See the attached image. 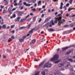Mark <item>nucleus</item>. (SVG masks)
<instances>
[{
    "label": "nucleus",
    "mask_w": 75,
    "mask_h": 75,
    "mask_svg": "<svg viewBox=\"0 0 75 75\" xmlns=\"http://www.w3.org/2000/svg\"><path fill=\"white\" fill-rule=\"evenodd\" d=\"M59 56L58 55H55L50 60L51 61H54L55 64H57L59 62V60H58Z\"/></svg>",
    "instance_id": "f257e3e1"
},
{
    "label": "nucleus",
    "mask_w": 75,
    "mask_h": 75,
    "mask_svg": "<svg viewBox=\"0 0 75 75\" xmlns=\"http://www.w3.org/2000/svg\"><path fill=\"white\" fill-rule=\"evenodd\" d=\"M61 14H58L57 16H59V17H55L54 18V19L57 20H58L59 21V22L58 23V25L60 27L61 26V23H63V22L62 21V20H61V19H62V17L61 16Z\"/></svg>",
    "instance_id": "f03ea898"
},
{
    "label": "nucleus",
    "mask_w": 75,
    "mask_h": 75,
    "mask_svg": "<svg viewBox=\"0 0 75 75\" xmlns=\"http://www.w3.org/2000/svg\"><path fill=\"white\" fill-rule=\"evenodd\" d=\"M51 66V65L49 63H46L44 66V68H46L47 67H50Z\"/></svg>",
    "instance_id": "7ed1b4c3"
},
{
    "label": "nucleus",
    "mask_w": 75,
    "mask_h": 75,
    "mask_svg": "<svg viewBox=\"0 0 75 75\" xmlns=\"http://www.w3.org/2000/svg\"><path fill=\"white\" fill-rule=\"evenodd\" d=\"M72 47V46H70L68 47H63L62 48V51H64L66 50H67V49H68V48H71V47Z\"/></svg>",
    "instance_id": "20e7f679"
},
{
    "label": "nucleus",
    "mask_w": 75,
    "mask_h": 75,
    "mask_svg": "<svg viewBox=\"0 0 75 75\" xmlns=\"http://www.w3.org/2000/svg\"><path fill=\"white\" fill-rule=\"evenodd\" d=\"M66 63H60L58 65V67H64V64H65Z\"/></svg>",
    "instance_id": "39448f33"
},
{
    "label": "nucleus",
    "mask_w": 75,
    "mask_h": 75,
    "mask_svg": "<svg viewBox=\"0 0 75 75\" xmlns=\"http://www.w3.org/2000/svg\"><path fill=\"white\" fill-rule=\"evenodd\" d=\"M33 3H35V2H36V0H31L30 1H28V3H31L32 2Z\"/></svg>",
    "instance_id": "423d86ee"
},
{
    "label": "nucleus",
    "mask_w": 75,
    "mask_h": 75,
    "mask_svg": "<svg viewBox=\"0 0 75 75\" xmlns=\"http://www.w3.org/2000/svg\"><path fill=\"white\" fill-rule=\"evenodd\" d=\"M13 7V5H11V6H10V7L8 8V12H10L11 11V9H12V8Z\"/></svg>",
    "instance_id": "0eeeda50"
},
{
    "label": "nucleus",
    "mask_w": 75,
    "mask_h": 75,
    "mask_svg": "<svg viewBox=\"0 0 75 75\" xmlns=\"http://www.w3.org/2000/svg\"><path fill=\"white\" fill-rule=\"evenodd\" d=\"M35 42V40L34 39L33 40H32L31 41H30V45H31L32 44H34Z\"/></svg>",
    "instance_id": "6e6552de"
},
{
    "label": "nucleus",
    "mask_w": 75,
    "mask_h": 75,
    "mask_svg": "<svg viewBox=\"0 0 75 75\" xmlns=\"http://www.w3.org/2000/svg\"><path fill=\"white\" fill-rule=\"evenodd\" d=\"M23 14V12L21 11H19L18 12V16H20Z\"/></svg>",
    "instance_id": "1a4fd4ad"
},
{
    "label": "nucleus",
    "mask_w": 75,
    "mask_h": 75,
    "mask_svg": "<svg viewBox=\"0 0 75 75\" xmlns=\"http://www.w3.org/2000/svg\"><path fill=\"white\" fill-rule=\"evenodd\" d=\"M56 72L55 73H54V74L55 75H57V74H59V70L58 69H57L56 70Z\"/></svg>",
    "instance_id": "9d476101"
},
{
    "label": "nucleus",
    "mask_w": 75,
    "mask_h": 75,
    "mask_svg": "<svg viewBox=\"0 0 75 75\" xmlns=\"http://www.w3.org/2000/svg\"><path fill=\"white\" fill-rule=\"evenodd\" d=\"M71 67V65L70 64V63H68L67 65L66 66V68H69Z\"/></svg>",
    "instance_id": "9b49d317"
},
{
    "label": "nucleus",
    "mask_w": 75,
    "mask_h": 75,
    "mask_svg": "<svg viewBox=\"0 0 75 75\" xmlns=\"http://www.w3.org/2000/svg\"><path fill=\"white\" fill-rule=\"evenodd\" d=\"M24 40V39L23 38H21L19 40V41L20 42H23Z\"/></svg>",
    "instance_id": "f8f14e48"
},
{
    "label": "nucleus",
    "mask_w": 75,
    "mask_h": 75,
    "mask_svg": "<svg viewBox=\"0 0 75 75\" xmlns=\"http://www.w3.org/2000/svg\"><path fill=\"white\" fill-rule=\"evenodd\" d=\"M35 29V28H33V29L31 30L29 32V34H32L33 33V31H34V30Z\"/></svg>",
    "instance_id": "ddd939ff"
},
{
    "label": "nucleus",
    "mask_w": 75,
    "mask_h": 75,
    "mask_svg": "<svg viewBox=\"0 0 75 75\" xmlns=\"http://www.w3.org/2000/svg\"><path fill=\"white\" fill-rule=\"evenodd\" d=\"M64 6V4H63V2L61 3V5H60V9H62V6Z\"/></svg>",
    "instance_id": "4468645a"
},
{
    "label": "nucleus",
    "mask_w": 75,
    "mask_h": 75,
    "mask_svg": "<svg viewBox=\"0 0 75 75\" xmlns=\"http://www.w3.org/2000/svg\"><path fill=\"white\" fill-rule=\"evenodd\" d=\"M31 24H30L29 25H28L27 26V28H30V27H31Z\"/></svg>",
    "instance_id": "2eb2a0df"
},
{
    "label": "nucleus",
    "mask_w": 75,
    "mask_h": 75,
    "mask_svg": "<svg viewBox=\"0 0 75 75\" xmlns=\"http://www.w3.org/2000/svg\"><path fill=\"white\" fill-rule=\"evenodd\" d=\"M70 25L71 27H73V26L74 25V23H71Z\"/></svg>",
    "instance_id": "dca6fc26"
},
{
    "label": "nucleus",
    "mask_w": 75,
    "mask_h": 75,
    "mask_svg": "<svg viewBox=\"0 0 75 75\" xmlns=\"http://www.w3.org/2000/svg\"><path fill=\"white\" fill-rule=\"evenodd\" d=\"M48 31H54V30L53 29H48Z\"/></svg>",
    "instance_id": "f3484780"
},
{
    "label": "nucleus",
    "mask_w": 75,
    "mask_h": 75,
    "mask_svg": "<svg viewBox=\"0 0 75 75\" xmlns=\"http://www.w3.org/2000/svg\"><path fill=\"white\" fill-rule=\"evenodd\" d=\"M41 1H40L38 3V6H41Z\"/></svg>",
    "instance_id": "a211bd4d"
},
{
    "label": "nucleus",
    "mask_w": 75,
    "mask_h": 75,
    "mask_svg": "<svg viewBox=\"0 0 75 75\" xmlns=\"http://www.w3.org/2000/svg\"><path fill=\"white\" fill-rule=\"evenodd\" d=\"M73 9H75V8H69L68 9V11H69V12L70 11H71V10H73Z\"/></svg>",
    "instance_id": "6ab92c4d"
},
{
    "label": "nucleus",
    "mask_w": 75,
    "mask_h": 75,
    "mask_svg": "<svg viewBox=\"0 0 75 75\" xmlns=\"http://www.w3.org/2000/svg\"><path fill=\"white\" fill-rule=\"evenodd\" d=\"M25 20V19H21L19 22L20 23H22Z\"/></svg>",
    "instance_id": "aec40b11"
},
{
    "label": "nucleus",
    "mask_w": 75,
    "mask_h": 75,
    "mask_svg": "<svg viewBox=\"0 0 75 75\" xmlns=\"http://www.w3.org/2000/svg\"><path fill=\"white\" fill-rule=\"evenodd\" d=\"M68 61H70V62H72L73 61V59L71 58H69L68 59Z\"/></svg>",
    "instance_id": "412c9836"
},
{
    "label": "nucleus",
    "mask_w": 75,
    "mask_h": 75,
    "mask_svg": "<svg viewBox=\"0 0 75 75\" xmlns=\"http://www.w3.org/2000/svg\"><path fill=\"white\" fill-rule=\"evenodd\" d=\"M6 28V25H4L2 26V28L3 29H5Z\"/></svg>",
    "instance_id": "4be33fe9"
},
{
    "label": "nucleus",
    "mask_w": 75,
    "mask_h": 75,
    "mask_svg": "<svg viewBox=\"0 0 75 75\" xmlns=\"http://www.w3.org/2000/svg\"><path fill=\"white\" fill-rule=\"evenodd\" d=\"M21 18V17H18L17 18V21H19L20 20V19Z\"/></svg>",
    "instance_id": "5701e85b"
},
{
    "label": "nucleus",
    "mask_w": 75,
    "mask_h": 75,
    "mask_svg": "<svg viewBox=\"0 0 75 75\" xmlns=\"http://www.w3.org/2000/svg\"><path fill=\"white\" fill-rule=\"evenodd\" d=\"M41 74H42L43 75H45V72L44 71H42Z\"/></svg>",
    "instance_id": "b1692460"
},
{
    "label": "nucleus",
    "mask_w": 75,
    "mask_h": 75,
    "mask_svg": "<svg viewBox=\"0 0 75 75\" xmlns=\"http://www.w3.org/2000/svg\"><path fill=\"white\" fill-rule=\"evenodd\" d=\"M72 1H73V0H70L69 3H70V4H72Z\"/></svg>",
    "instance_id": "393cba45"
},
{
    "label": "nucleus",
    "mask_w": 75,
    "mask_h": 75,
    "mask_svg": "<svg viewBox=\"0 0 75 75\" xmlns=\"http://www.w3.org/2000/svg\"><path fill=\"white\" fill-rule=\"evenodd\" d=\"M14 27H15V25H13L11 26V28H13Z\"/></svg>",
    "instance_id": "a878e982"
},
{
    "label": "nucleus",
    "mask_w": 75,
    "mask_h": 75,
    "mask_svg": "<svg viewBox=\"0 0 75 75\" xmlns=\"http://www.w3.org/2000/svg\"><path fill=\"white\" fill-rule=\"evenodd\" d=\"M40 74V72H37L34 75H39Z\"/></svg>",
    "instance_id": "bb28decb"
},
{
    "label": "nucleus",
    "mask_w": 75,
    "mask_h": 75,
    "mask_svg": "<svg viewBox=\"0 0 75 75\" xmlns=\"http://www.w3.org/2000/svg\"><path fill=\"white\" fill-rule=\"evenodd\" d=\"M43 64V63H41L39 65V67H41V66H42V64Z\"/></svg>",
    "instance_id": "cd10ccee"
},
{
    "label": "nucleus",
    "mask_w": 75,
    "mask_h": 75,
    "mask_svg": "<svg viewBox=\"0 0 75 75\" xmlns=\"http://www.w3.org/2000/svg\"><path fill=\"white\" fill-rule=\"evenodd\" d=\"M7 10H6L5 9L4 10V11H3V13H6V12H7Z\"/></svg>",
    "instance_id": "c85d7f7f"
},
{
    "label": "nucleus",
    "mask_w": 75,
    "mask_h": 75,
    "mask_svg": "<svg viewBox=\"0 0 75 75\" xmlns=\"http://www.w3.org/2000/svg\"><path fill=\"white\" fill-rule=\"evenodd\" d=\"M71 52L70 51H69L67 52L66 53V54H70V53H71Z\"/></svg>",
    "instance_id": "c756f323"
},
{
    "label": "nucleus",
    "mask_w": 75,
    "mask_h": 75,
    "mask_svg": "<svg viewBox=\"0 0 75 75\" xmlns=\"http://www.w3.org/2000/svg\"><path fill=\"white\" fill-rule=\"evenodd\" d=\"M58 19L57 20H56L54 21V23H58Z\"/></svg>",
    "instance_id": "7c9ffc66"
},
{
    "label": "nucleus",
    "mask_w": 75,
    "mask_h": 75,
    "mask_svg": "<svg viewBox=\"0 0 75 75\" xmlns=\"http://www.w3.org/2000/svg\"><path fill=\"white\" fill-rule=\"evenodd\" d=\"M30 6H31V4H26V6H27L28 7H30Z\"/></svg>",
    "instance_id": "2f4dec72"
},
{
    "label": "nucleus",
    "mask_w": 75,
    "mask_h": 75,
    "mask_svg": "<svg viewBox=\"0 0 75 75\" xmlns=\"http://www.w3.org/2000/svg\"><path fill=\"white\" fill-rule=\"evenodd\" d=\"M31 10L32 11H35L36 10H35V8H33V9H32Z\"/></svg>",
    "instance_id": "473e14b6"
},
{
    "label": "nucleus",
    "mask_w": 75,
    "mask_h": 75,
    "mask_svg": "<svg viewBox=\"0 0 75 75\" xmlns=\"http://www.w3.org/2000/svg\"><path fill=\"white\" fill-rule=\"evenodd\" d=\"M8 2L7 1H6L5 4V5L6 6L8 4Z\"/></svg>",
    "instance_id": "72a5a7b5"
},
{
    "label": "nucleus",
    "mask_w": 75,
    "mask_h": 75,
    "mask_svg": "<svg viewBox=\"0 0 75 75\" xmlns=\"http://www.w3.org/2000/svg\"><path fill=\"white\" fill-rule=\"evenodd\" d=\"M70 71H74V68H72L71 69H70Z\"/></svg>",
    "instance_id": "f704fd0d"
},
{
    "label": "nucleus",
    "mask_w": 75,
    "mask_h": 75,
    "mask_svg": "<svg viewBox=\"0 0 75 75\" xmlns=\"http://www.w3.org/2000/svg\"><path fill=\"white\" fill-rule=\"evenodd\" d=\"M11 40H12V39H11V38H10L8 40V42H10Z\"/></svg>",
    "instance_id": "c9c22d12"
},
{
    "label": "nucleus",
    "mask_w": 75,
    "mask_h": 75,
    "mask_svg": "<svg viewBox=\"0 0 75 75\" xmlns=\"http://www.w3.org/2000/svg\"><path fill=\"white\" fill-rule=\"evenodd\" d=\"M12 16H13L14 18H15V17H16V14H14Z\"/></svg>",
    "instance_id": "e433bc0d"
},
{
    "label": "nucleus",
    "mask_w": 75,
    "mask_h": 75,
    "mask_svg": "<svg viewBox=\"0 0 75 75\" xmlns=\"http://www.w3.org/2000/svg\"><path fill=\"white\" fill-rule=\"evenodd\" d=\"M23 4H24V5L25 6H27V3L25 2H23Z\"/></svg>",
    "instance_id": "4c0bfd02"
},
{
    "label": "nucleus",
    "mask_w": 75,
    "mask_h": 75,
    "mask_svg": "<svg viewBox=\"0 0 75 75\" xmlns=\"http://www.w3.org/2000/svg\"><path fill=\"white\" fill-rule=\"evenodd\" d=\"M29 17H30V15H28L26 16L25 18H27Z\"/></svg>",
    "instance_id": "58836bf2"
},
{
    "label": "nucleus",
    "mask_w": 75,
    "mask_h": 75,
    "mask_svg": "<svg viewBox=\"0 0 75 75\" xmlns=\"http://www.w3.org/2000/svg\"><path fill=\"white\" fill-rule=\"evenodd\" d=\"M45 25H46V26H47V27L48 26H49V23H46V24H45Z\"/></svg>",
    "instance_id": "ea45409f"
},
{
    "label": "nucleus",
    "mask_w": 75,
    "mask_h": 75,
    "mask_svg": "<svg viewBox=\"0 0 75 75\" xmlns=\"http://www.w3.org/2000/svg\"><path fill=\"white\" fill-rule=\"evenodd\" d=\"M60 70L61 71H64L65 70V69H64V68H62Z\"/></svg>",
    "instance_id": "a19ab883"
},
{
    "label": "nucleus",
    "mask_w": 75,
    "mask_h": 75,
    "mask_svg": "<svg viewBox=\"0 0 75 75\" xmlns=\"http://www.w3.org/2000/svg\"><path fill=\"white\" fill-rule=\"evenodd\" d=\"M27 38V36H24L22 37V38Z\"/></svg>",
    "instance_id": "79ce46f5"
},
{
    "label": "nucleus",
    "mask_w": 75,
    "mask_h": 75,
    "mask_svg": "<svg viewBox=\"0 0 75 75\" xmlns=\"http://www.w3.org/2000/svg\"><path fill=\"white\" fill-rule=\"evenodd\" d=\"M51 23H52V25H54V23H53V21H52L51 22Z\"/></svg>",
    "instance_id": "37998d69"
},
{
    "label": "nucleus",
    "mask_w": 75,
    "mask_h": 75,
    "mask_svg": "<svg viewBox=\"0 0 75 75\" xmlns=\"http://www.w3.org/2000/svg\"><path fill=\"white\" fill-rule=\"evenodd\" d=\"M68 27V25H64V27Z\"/></svg>",
    "instance_id": "c03bdc74"
},
{
    "label": "nucleus",
    "mask_w": 75,
    "mask_h": 75,
    "mask_svg": "<svg viewBox=\"0 0 75 75\" xmlns=\"http://www.w3.org/2000/svg\"><path fill=\"white\" fill-rule=\"evenodd\" d=\"M1 21H2V23H1V24H3V21H4V20H3V19H2L1 20Z\"/></svg>",
    "instance_id": "a18cd8bd"
},
{
    "label": "nucleus",
    "mask_w": 75,
    "mask_h": 75,
    "mask_svg": "<svg viewBox=\"0 0 75 75\" xmlns=\"http://www.w3.org/2000/svg\"><path fill=\"white\" fill-rule=\"evenodd\" d=\"M14 5L15 6H18V4L17 3H16Z\"/></svg>",
    "instance_id": "49530a36"
},
{
    "label": "nucleus",
    "mask_w": 75,
    "mask_h": 75,
    "mask_svg": "<svg viewBox=\"0 0 75 75\" xmlns=\"http://www.w3.org/2000/svg\"><path fill=\"white\" fill-rule=\"evenodd\" d=\"M69 3H68L66 4V6L67 7H68V6H69Z\"/></svg>",
    "instance_id": "de8ad7c7"
},
{
    "label": "nucleus",
    "mask_w": 75,
    "mask_h": 75,
    "mask_svg": "<svg viewBox=\"0 0 75 75\" xmlns=\"http://www.w3.org/2000/svg\"><path fill=\"white\" fill-rule=\"evenodd\" d=\"M62 21L63 22H65V21H66L64 19H62Z\"/></svg>",
    "instance_id": "09e8293b"
},
{
    "label": "nucleus",
    "mask_w": 75,
    "mask_h": 75,
    "mask_svg": "<svg viewBox=\"0 0 75 75\" xmlns=\"http://www.w3.org/2000/svg\"><path fill=\"white\" fill-rule=\"evenodd\" d=\"M18 4L19 6H21V5H22V4L21 3H18Z\"/></svg>",
    "instance_id": "8fccbe9b"
},
{
    "label": "nucleus",
    "mask_w": 75,
    "mask_h": 75,
    "mask_svg": "<svg viewBox=\"0 0 75 75\" xmlns=\"http://www.w3.org/2000/svg\"><path fill=\"white\" fill-rule=\"evenodd\" d=\"M11 38H12V39H14V36H13L11 37Z\"/></svg>",
    "instance_id": "3c124183"
},
{
    "label": "nucleus",
    "mask_w": 75,
    "mask_h": 75,
    "mask_svg": "<svg viewBox=\"0 0 75 75\" xmlns=\"http://www.w3.org/2000/svg\"><path fill=\"white\" fill-rule=\"evenodd\" d=\"M42 20V19H41V18H40V20L39 21V22H40V21H41Z\"/></svg>",
    "instance_id": "603ef678"
},
{
    "label": "nucleus",
    "mask_w": 75,
    "mask_h": 75,
    "mask_svg": "<svg viewBox=\"0 0 75 75\" xmlns=\"http://www.w3.org/2000/svg\"><path fill=\"white\" fill-rule=\"evenodd\" d=\"M16 10V8H13V9L11 11H14V10Z\"/></svg>",
    "instance_id": "864d4df0"
},
{
    "label": "nucleus",
    "mask_w": 75,
    "mask_h": 75,
    "mask_svg": "<svg viewBox=\"0 0 75 75\" xmlns=\"http://www.w3.org/2000/svg\"><path fill=\"white\" fill-rule=\"evenodd\" d=\"M58 14V12H56L55 13V16H57Z\"/></svg>",
    "instance_id": "5fc2aeb1"
},
{
    "label": "nucleus",
    "mask_w": 75,
    "mask_h": 75,
    "mask_svg": "<svg viewBox=\"0 0 75 75\" xmlns=\"http://www.w3.org/2000/svg\"><path fill=\"white\" fill-rule=\"evenodd\" d=\"M50 12H51V10L50 9L48 10V12H49V13H50Z\"/></svg>",
    "instance_id": "6e6d98bb"
},
{
    "label": "nucleus",
    "mask_w": 75,
    "mask_h": 75,
    "mask_svg": "<svg viewBox=\"0 0 75 75\" xmlns=\"http://www.w3.org/2000/svg\"><path fill=\"white\" fill-rule=\"evenodd\" d=\"M23 28H24V27H21L20 28V30H22V29H23Z\"/></svg>",
    "instance_id": "4d7b16f0"
},
{
    "label": "nucleus",
    "mask_w": 75,
    "mask_h": 75,
    "mask_svg": "<svg viewBox=\"0 0 75 75\" xmlns=\"http://www.w3.org/2000/svg\"><path fill=\"white\" fill-rule=\"evenodd\" d=\"M58 1V0H53L54 2H55L56 1Z\"/></svg>",
    "instance_id": "13d9d810"
},
{
    "label": "nucleus",
    "mask_w": 75,
    "mask_h": 75,
    "mask_svg": "<svg viewBox=\"0 0 75 75\" xmlns=\"http://www.w3.org/2000/svg\"><path fill=\"white\" fill-rule=\"evenodd\" d=\"M44 16V14H42V15L41 17H43Z\"/></svg>",
    "instance_id": "bf43d9fd"
},
{
    "label": "nucleus",
    "mask_w": 75,
    "mask_h": 75,
    "mask_svg": "<svg viewBox=\"0 0 75 75\" xmlns=\"http://www.w3.org/2000/svg\"><path fill=\"white\" fill-rule=\"evenodd\" d=\"M0 7L1 8H4V6H1V5L0 6Z\"/></svg>",
    "instance_id": "052dcab7"
},
{
    "label": "nucleus",
    "mask_w": 75,
    "mask_h": 75,
    "mask_svg": "<svg viewBox=\"0 0 75 75\" xmlns=\"http://www.w3.org/2000/svg\"><path fill=\"white\" fill-rule=\"evenodd\" d=\"M71 17H75V14H74L73 15V16H71Z\"/></svg>",
    "instance_id": "680f3d73"
},
{
    "label": "nucleus",
    "mask_w": 75,
    "mask_h": 75,
    "mask_svg": "<svg viewBox=\"0 0 75 75\" xmlns=\"http://www.w3.org/2000/svg\"><path fill=\"white\" fill-rule=\"evenodd\" d=\"M23 8H24V7H23V6L21 8L20 10H23Z\"/></svg>",
    "instance_id": "e2e57ef3"
},
{
    "label": "nucleus",
    "mask_w": 75,
    "mask_h": 75,
    "mask_svg": "<svg viewBox=\"0 0 75 75\" xmlns=\"http://www.w3.org/2000/svg\"><path fill=\"white\" fill-rule=\"evenodd\" d=\"M6 28L7 29H9V28H10V26H8L7 28Z\"/></svg>",
    "instance_id": "0e129e2a"
},
{
    "label": "nucleus",
    "mask_w": 75,
    "mask_h": 75,
    "mask_svg": "<svg viewBox=\"0 0 75 75\" xmlns=\"http://www.w3.org/2000/svg\"><path fill=\"white\" fill-rule=\"evenodd\" d=\"M69 14H67L66 15V16L67 17H69Z\"/></svg>",
    "instance_id": "69168bd1"
},
{
    "label": "nucleus",
    "mask_w": 75,
    "mask_h": 75,
    "mask_svg": "<svg viewBox=\"0 0 75 75\" xmlns=\"http://www.w3.org/2000/svg\"><path fill=\"white\" fill-rule=\"evenodd\" d=\"M44 31H42L41 32V34H44Z\"/></svg>",
    "instance_id": "338daca9"
},
{
    "label": "nucleus",
    "mask_w": 75,
    "mask_h": 75,
    "mask_svg": "<svg viewBox=\"0 0 75 75\" xmlns=\"http://www.w3.org/2000/svg\"><path fill=\"white\" fill-rule=\"evenodd\" d=\"M3 58H6V56H3Z\"/></svg>",
    "instance_id": "774afa93"
}]
</instances>
